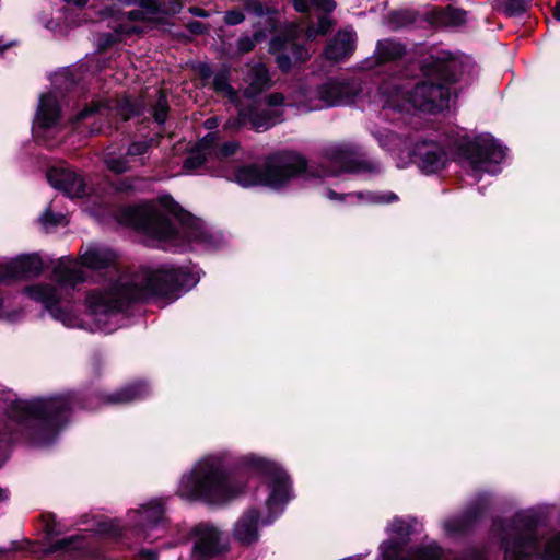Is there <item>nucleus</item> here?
<instances>
[{"label":"nucleus","mask_w":560,"mask_h":560,"mask_svg":"<svg viewBox=\"0 0 560 560\" xmlns=\"http://www.w3.org/2000/svg\"><path fill=\"white\" fill-rule=\"evenodd\" d=\"M81 267L94 271L117 273L116 254L108 247L89 245L78 261L68 257L58 259L54 267L55 285L43 283L28 287V296L42 303L51 317L70 328H86L112 332L117 327V316L126 304L147 298L177 299L183 290H189L199 281V276L186 267L163 265L143 268L133 275H119L115 281L90 290L85 295V307L90 322H85L72 310L66 298L71 290L86 280Z\"/></svg>","instance_id":"f257e3e1"},{"label":"nucleus","mask_w":560,"mask_h":560,"mask_svg":"<svg viewBox=\"0 0 560 560\" xmlns=\"http://www.w3.org/2000/svg\"><path fill=\"white\" fill-rule=\"evenodd\" d=\"M118 220L135 228L165 249H210L215 238L203 222L183 210L161 211L151 206H132L120 210Z\"/></svg>","instance_id":"f03ea898"},{"label":"nucleus","mask_w":560,"mask_h":560,"mask_svg":"<svg viewBox=\"0 0 560 560\" xmlns=\"http://www.w3.org/2000/svg\"><path fill=\"white\" fill-rule=\"evenodd\" d=\"M462 67V60L451 52L432 56L423 65L424 79L412 89L392 82L380 88L383 107L400 112L418 108L430 113L444 108L451 95L448 84L458 80Z\"/></svg>","instance_id":"7ed1b4c3"},{"label":"nucleus","mask_w":560,"mask_h":560,"mask_svg":"<svg viewBox=\"0 0 560 560\" xmlns=\"http://www.w3.org/2000/svg\"><path fill=\"white\" fill-rule=\"evenodd\" d=\"M411 155L419 168L427 174L443 170L448 155L458 156L467 163L469 174L478 180L483 173H499L506 153L505 149L490 136L470 141L466 136L456 133L445 137L443 142L428 138L417 141Z\"/></svg>","instance_id":"20e7f679"},{"label":"nucleus","mask_w":560,"mask_h":560,"mask_svg":"<svg viewBox=\"0 0 560 560\" xmlns=\"http://www.w3.org/2000/svg\"><path fill=\"white\" fill-rule=\"evenodd\" d=\"M75 402L77 395L73 393L15 401L8 421L1 424L0 443L25 435L37 445L49 444L68 420Z\"/></svg>","instance_id":"39448f33"},{"label":"nucleus","mask_w":560,"mask_h":560,"mask_svg":"<svg viewBox=\"0 0 560 560\" xmlns=\"http://www.w3.org/2000/svg\"><path fill=\"white\" fill-rule=\"evenodd\" d=\"M226 460L225 452L208 454L197 460L179 479L177 494L185 500L218 506L240 497L244 485L229 475Z\"/></svg>","instance_id":"423d86ee"},{"label":"nucleus","mask_w":560,"mask_h":560,"mask_svg":"<svg viewBox=\"0 0 560 560\" xmlns=\"http://www.w3.org/2000/svg\"><path fill=\"white\" fill-rule=\"evenodd\" d=\"M242 462L268 479L264 509L261 511L247 510L234 526L235 539L250 545L258 539V526L271 524L283 512L284 505L291 499V485L287 472L265 457L248 454L243 457Z\"/></svg>","instance_id":"0eeeda50"},{"label":"nucleus","mask_w":560,"mask_h":560,"mask_svg":"<svg viewBox=\"0 0 560 560\" xmlns=\"http://www.w3.org/2000/svg\"><path fill=\"white\" fill-rule=\"evenodd\" d=\"M494 535L504 549V560H560V534L549 537L541 553L537 552L536 522L527 514L499 521Z\"/></svg>","instance_id":"6e6552de"},{"label":"nucleus","mask_w":560,"mask_h":560,"mask_svg":"<svg viewBox=\"0 0 560 560\" xmlns=\"http://www.w3.org/2000/svg\"><path fill=\"white\" fill-rule=\"evenodd\" d=\"M316 176L320 175L315 174L308 167L306 160L301 154L282 152L268 160L264 172L255 165L237 168L233 175V180L245 188L265 185L273 189H281L294 178L303 177L308 180Z\"/></svg>","instance_id":"1a4fd4ad"},{"label":"nucleus","mask_w":560,"mask_h":560,"mask_svg":"<svg viewBox=\"0 0 560 560\" xmlns=\"http://www.w3.org/2000/svg\"><path fill=\"white\" fill-rule=\"evenodd\" d=\"M416 521L395 517L387 526L388 539L381 544V560H441L442 551L435 545L407 550V538Z\"/></svg>","instance_id":"9d476101"},{"label":"nucleus","mask_w":560,"mask_h":560,"mask_svg":"<svg viewBox=\"0 0 560 560\" xmlns=\"http://www.w3.org/2000/svg\"><path fill=\"white\" fill-rule=\"evenodd\" d=\"M294 96L285 103V97L281 93H272L257 105L248 109H242L237 118L225 122V129H238L242 126L250 125L256 131H265L282 121L283 108L285 105L293 106L291 103Z\"/></svg>","instance_id":"9b49d317"},{"label":"nucleus","mask_w":560,"mask_h":560,"mask_svg":"<svg viewBox=\"0 0 560 560\" xmlns=\"http://www.w3.org/2000/svg\"><path fill=\"white\" fill-rule=\"evenodd\" d=\"M358 92L359 84L355 82L329 80L317 90L316 97H310L308 91L302 89L294 94L291 104L302 112L317 110L349 104Z\"/></svg>","instance_id":"f8f14e48"},{"label":"nucleus","mask_w":560,"mask_h":560,"mask_svg":"<svg viewBox=\"0 0 560 560\" xmlns=\"http://www.w3.org/2000/svg\"><path fill=\"white\" fill-rule=\"evenodd\" d=\"M125 5L139 4L140 9L121 13L118 25L114 26L117 33L131 34L140 32L133 22L149 21L158 13L166 15L178 14L184 8L179 0H120Z\"/></svg>","instance_id":"ddd939ff"},{"label":"nucleus","mask_w":560,"mask_h":560,"mask_svg":"<svg viewBox=\"0 0 560 560\" xmlns=\"http://www.w3.org/2000/svg\"><path fill=\"white\" fill-rule=\"evenodd\" d=\"M136 114V105L132 104L130 100H121L117 102L115 106H112L108 102L96 101L81 109L73 118V122L92 120L93 126L90 132L93 133L102 130V125H96V122H101L114 115L120 116L122 120H127Z\"/></svg>","instance_id":"4468645a"},{"label":"nucleus","mask_w":560,"mask_h":560,"mask_svg":"<svg viewBox=\"0 0 560 560\" xmlns=\"http://www.w3.org/2000/svg\"><path fill=\"white\" fill-rule=\"evenodd\" d=\"M61 122V103L58 92L43 94L39 98L33 132L36 138H46V133L55 130Z\"/></svg>","instance_id":"2eb2a0df"},{"label":"nucleus","mask_w":560,"mask_h":560,"mask_svg":"<svg viewBox=\"0 0 560 560\" xmlns=\"http://www.w3.org/2000/svg\"><path fill=\"white\" fill-rule=\"evenodd\" d=\"M325 161L330 168L324 170L322 175L336 176L340 173H354L362 170L353 148L349 144H334L326 149Z\"/></svg>","instance_id":"dca6fc26"},{"label":"nucleus","mask_w":560,"mask_h":560,"mask_svg":"<svg viewBox=\"0 0 560 560\" xmlns=\"http://www.w3.org/2000/svg\"><path fill=\"white\" fill-rule=\"evenodd\" d=\"M129 522L142 532L145 539H155L151 537V532L159 529L164 521V508L159 500L142 505L139 510L129 512Z\"/></svg>","instance_id":"f3484780"},{"label":"nucleus","mask_w":560,"mask_h":560,"mask_svg":"<svg viewBox=\"0 0 560 560\" xmlns=\"http://www.w3.org/2000/svg\"><path fill=\"white\" fill-rule=\"evenodd\" d=\"M49 184L63 191L70 198H81L86 192V185L81 175L66 166L51 167L47 172Z\"/></svg>","instance_id":"a211bd4d"},{"label":"nucleus","mask_w":560,"mask_h":560,"mask_svg":"<svg viewBox=\"0 0 560 560\" xmlns=\"http://www.w3.org/2000/svg\"><path fill=\"white\" fill-rule=\"evenodd\" d=\"M220 532L212 525L200 524L195 528L192 557L207 560L220 551Z\"/></svg>","instance_id":"6ab92c4d"},{"label":"nucleus","mask_w":560,"mask_h":560,"mask_svg":"<svg viewBox=\"0 0 560 560\" xmlns=\"http://www.w3.org/2000/svg\"><path fill=\"white\" fill-rule=\"evenodd\" d=\"M325 196L330 200L343 201L348 205H386L398 199L397 195L392 191L338 194L331 189H327Z\"/></svg>","instance_id":"aec40b11"},{"label":"nucleus","mask_w":560,"mask_h":560,"mask_svg":"<svg viewBox=\"0 0 560 560\" xmlns=\"http://www.w3.org/2000/svg\"><path fill=\"white\" fill-rule=\"evenodd\" d=\"M150 393V388L143 382L131 384L113 394L102 395L96 404H89L86 407L94 409L102 404H127L142 399Z\"/></svg>","instance_id":"412c9836"},{"label":"nucleus","mask_w":560,"mask_h":560,"mask_svg":"<svg viewBox=\"0 0 560 560\" xmlns=\"http://www.w3.org/2000/svg\"><path fill=\"white\" fill-rule=\"evenodd\" d=\"M355 49V33L352 30H343L336 34L325 48V57L339 61L350 57Z\"/></svg>","instance_id":"4be33fe9"},{"label":"nucleus","mask_w":560,"mask_h":560,"mask_svg":"<svg viewBox=\"0 0 560 560\" xmlns=\"http://www.w3.org/2000/svg\"><path fill=\"white\" fill-rule=\"evenodd\" d=\"M287 49H290L291 55L295 61H305L311 56L307 49H304L293 42H287L280 37L272 38L270 42L269 50L272 54H277L276 61L282 71H288L291 67V58L288 55L280 52L281 50Z\"/></svg>","instance_id":"5701e85b"},{"label":"nucleus","mask_w":560,"mask_h":560,"mask_svg":"<svg viewBox=\"0 0 560 560\" xmlns=\"http://www.w3.org/2000/svg\"><path fill=\"white\" fill-rule=\"evenodd\" d=\"M215 139V133H208L198 145L189 153L186 158L183 170L186 174L192 173L200 168L203 164L211 161V156L208 154V149H211V144Z\"/></svg>","instance_id":"b1692460"},{"label":"nucleus","mask_w":560,"mask_h":560,"mask_svg":"<svg viewBox=\"0 0 560 560\" xmlns=\"http://www.w3.org/2000/svg\"><path fill=\"white\" fill-rule=\"evenodd\" d=\"M248 86L244 90L247 97H254L270 84L269 72L265 65L257 62L250 67L246 77Z\"/></svg>","instance_id":"393cba45"},{"label":"nucleus","mask_w":560,"mask_h":560,"mask_svg":"<svg viewBox=\"0 0 560 560\" xmlns=\"http://www.w3.org/2000/svg\"><path fill=\"white\" fill-rule=\"evenodd\" d=\"M485 508V500L478 502L476 505L468 508L466 513L459 517H452L443 523V528L448 535H456L466 529V527L475 521Z\"/></svg>","instance_id":"a878e982"},{"label":"nucleus","mask_w":560,"mask_h":560,"mask_svg":"<svg viewBox=\"0 0 560 560\" xmlns=\"http://www.w3.org/2000/svg\"><path fill=\"white\" fill-rule=\"evenodd\" d=\"M405 52V48L399 43L385 39L380 40L376 46L374 58L377 63H383L400 58Z\"/></svg>","instance_id":"bb28decb"},{"label":"nucleus","mask_w":560,"mask_h":560,"mask_svg":"<svg viewBox=\"0 0 560 560\" xmlns=\"http://www.w3.org/2000/svg\"><path fill=\"white\" fill-rule=\"evenodd\" d=\"M218 137L215 136L214 141L211 144V149H208V154L211 156V161H224L230 156L234 155L238 150V143L230 141L224 144H217Z\"/></svg>","instance_id":"cd10ccee"},{"label":"nucleus","mask_w":560,"mask_h":560,"mask_svg":"<svg viewBox=\"0 0 560 560\" xmlns=\"http://www.w3.org/2000/svg\"><path fill=\"white\" fill-rule=\"evenodd\" d=\"M293 5L300 12H307L314 9L329 13L335 9L332 0H293Z\"/></svg>","instance_id":"c85d7f7f"},{"label":"nucleus","mask_w":560,"mask_h":560,"mask_svg":"<svg viewBox=\"0 0 560 560\" xmlns=\"http://www.w3.org/2000/svg\"><path fill=\"white\" fill-rule=\"evenodd\" d=\"M213 89L215 92L226 96L231 102L237 100V92L229 83V75L226 71L218 72L213 79Z\"/></svg>","instance_id":"c756f323"},{"label":"nucleus","mask_w":560,"mask_h":560,"mask_svg":"<svg viewBox=\"0 0 560 560\" xmlns=\"http://www.w3.org/2000/svg\"><path fill=\"white\" fill-rule=\"evenodd\" d=\"M152 144L153 139L131 143L127 151V155L131 163L135 165H143L144 154L152 147Z\"/></svg>","instance_id":"7c9ffc66"},{"label":"nucleus","mask_w":560,"mask_h":560,"mask_svg":"<svg viewBox=\"0 0 560 560\" xmlns=\"http://www.w3.org/2000/svg\"><path fill=\"white\" fill-rule=\"evenodd\" d=\"M104 163L109 171L117 174L125 173L132 167V163L128 155L117 156L114 153H107L104 158Z\"/></svg>","instance_id":"2f4dec72"},{"label":"nucleus","mask_w":560,"mask_h":560,"mask_svg":"<svg viewBox=\"0 0 560 560\" xmlns=\"http://www.w3.org/2000/svg\"><path fill=\"white\" fill-rule=\"evenodd\" d=\"M168 112V105L165 95L162 92H159L158 100L154 106L151 108V114L154 120L162 125L166 120Z\"/></svg>","instance_id":"473e14b6"},{"label":"nucleus","mask_w":560,"mask_h":560,"mask_svg":"<svg viewBox=\"0 0 560 560\" xmlns=\"http://www.w3.org/2000/svg\"><path fill=\"white\" fill-rule=\"evenodd\" d=\"M40 221L44 226H56L66 223V215L61 212L54 211V202H51L43 213Z\"/></svg>","instance_id":"72a5a7b5"},{"label":"nucleus","mask_w":560,"mask_h":560,"mask_svg":"<svg viewBox=\"0 0 560 560\" xmlns=\"http://www.w3.org/2000/svg\"><path fill=\"white\" fill-rule=\"evenodd\" d=\"M331 27V20L327 15H322L318 19L317 26H308L306 30V37L314 39L318 35H325Z\"/></svg>","instance_id":"f704fd0d"},{"label":"nucleus","mask_w":560,"mask_h":560,"mask_svg":"<svg viewBox=\"0 0 560 560\" xmlns=\"http://www.w3.org/2000/svg\"><path fill=\"white\" fill-rule=\"evenodd\" d=\"M528 0H505L504 10L510 15H521L528 8Z\"/></svg>","instance_id":"c9c22d12"},{"label":"nucleus","mask_w":560,"mask_h":560,"mask_svg":"<svg viewBox=\"0 0 560 560\" xmlns=\"http://www.w3.org/2000/svg\"><path fill=\"white\" fill-rule=\"evenodd\" d=\"M381 147L392 150L394 145L400 142V139L397 135L392 131H384L375 135Z\"/></svg>","instance_id":"e433bc0d"},{"label":"nucleus","mask_w":560,"mask_h":560,"mask_svg":"<svg viewBox=\"0 0 560 560\" xmlns=\"http://www.w3.org/2000/svg\"><path fill=\"white\" fill-rule=\"evenodd\" d=\"M80 547L79 538L78 537H70V538H63L60 540H57L54 544V550H60V549H77Z\"/></svg>","instance_id":"4c0bfd02"},{"label":"nucleus","mask_w":560,"mask_h":560,"mask_svg":"<svg viewBox=\"0 0 560 560\" xmlns=\"http://www.w3.org/2000/svg\"><path fill=\"white\" fill-rule=\"evenodd\" d=\"M245 19L244 13L241 10H230L224 15V22L228 25H237L242 23Z\"/></svg>","instance_id":"58836bf2"},{"label":"nucleus","mask_w":560,"mask_h":560,"mask_svg":"<svg viewBox=\"0 0 560 560\" xmlns=\"http://www.w3.org/2000/svg\"><path fill=\"white\" fill-rule=\"evenodd\" d=\"M120 526L115 521L104 522L100 524L98 532L104 535H117Z\"/></svg>","instance_id":"ea45409f"},{"label":"nucleus","mask_w":560,"mask_h":560,"mask_svg":"<svg viewBox=\"0 0 560 560\" xmlns=\"http://www.w3.org/2000/svg\"><path fill=\"white\" fill-rule=\"evenodd\" d=\"M255 47V40L249 36L240 37L237 40V50L241 54L249 52Z\"/></svg>","instance_id":"a19ab883"},{"label":"nucleus","mask_w":560,"mask_h":560,"mask_svg":"<svg viewBox=\"0 0 560 560\" xmlns=\"http://www.w3.org/2000/svg\"><path fill=\"white\" fill-rule=\"evenodd\" d=\"M188 28L192 34H202L206 31V26L197 21L190 22Z\"/></svg>","instance_id":"79ce46f5"},{"label":"nucleus","mask_w":560,"mask_h":560,"mask_svg":"<svg viewBox=\"0 0 560 560\" xmlns=\"http://www.w3.org/2000/svg\"><path fill=\"white\" fill-rule=\"evenodd\" d=\"M460 560H485L483 555L477 551L467 552Z\"/></svg>","instance_id":"37998d69"},{"label":"nucleus","mask_w":560,"mask_h":560,"mask_svg":"<svg viewBox=\"0 0 560 560\" xmlns=\"http://www.w3.org/2000/svg\"><path fill=\"white\" fill-rule=\"evenodd\" d=\"M45 26H46L47 28H49V30H51V31H54V32H56V33L60 34V35H65V34H66L65 28H63L61 25H59V24H55L52 21H50V22L46 23V25H45Z\"/></svg>","instance_id":"c03bdc74"},{"label":"nucleus","mask_w":560,"mask_h":560,"mask_svg":"<svg viewBox=\"0 0 560 560\" xmlns=\"http://www.w3.org/2000/svg\"><path fill=\"white\" fill-rule=\"evenodd\" d=\"M219 126V119L217 117H211L205 120V127L209 130L214 129Z\"/></svg>","instance_id":"a18cd8bd"},{"label":"nucleus","mask_w":560,"mask_h":560,"mask_svg":"<svg viewBox=\"0 0 560 560\" xmlns=\"http://www.w3.org/2000/svg\"><path fill=\"white\" fill-rule=\"evenodd\" d=\"M189 12L192 15L200 16V18H207L209 15L203 9H200V8H197V7L189 8Z\"/></svg>","instance_id":"49530a36"},{"label":"nucleus","mask_w":560,"mask_h":560,"mask_svg":"<svg viewBox=\"0 0 560 560\" xmlns=\"http://www.w3.org/2000/svg\"><path fill=\"white\" fill-rule=\"evenodd\" d=\"M141 557L143 560H158L156 553L152 550H143Z\"/></svg>","instance_id":"de8ad7c7"},{"label":"nucleus","mask_w":560,"mask_h":560,"mask_svg":"<svg viewBox=\"0 0 560 560\" xmlns=\"http://www.w3.org/2000/svg\"><path fill=\"white\" fill-rule=\"evenodd\" d=\"M132 187H133L132 184L129 180L126 179V180H121L118 184L117 189L119 191H127V190L132 189Z\"/></svg>","instance_id":"09e8293b"},{"label":"nucleus","mask_w":560,"mask_h":560,"mask_svg":"<svg viewBox=\"0 0 560 560\" xmlns=\"http://www.w3.org/2000/svg\"><path fill=\"white\" fill-rule=\"evenodd\" d=\"M200 72L203 77H209L211 73L210 67L208 65H201Z\"/></svg>","instance_id":"8fccbe9b"},{"label":"nucleus","mask_w":560,"mask_h":560,"mask_svg":"<svg viewBox=\"0 0 560 560\" xmlns=\"http://www.w3.org/2000/svg\"><path fill=\"white\" fill-rule=\"evenodd\" d=\"M453 14L456 15V20L458 23L464 22L465 20V13L462 11L454 10Z\"/></svg>","instance_id":"3c124183"},{"label":"nucleus","mask_w":560,"mask_h":560,"mask_svg":"<svg viewBox=\"0 0 560 560\" xmlns=\"http://www.w3.org/2000/svg\"><path fill=\"white\" fill-rule=\"evenodd\" d=\"M552 15L553 18L557 20V21H560V5H556L553 11H552Z\"/></svg>","instance_id":"603ef678"},{"label":"nucleus","mask_w":560,"mask_h":560,"mask_svg":"<svg viewBox=\"0 0 560 560\" xmlns=\"http://www.w3.org/2000/svg\"><path fill=\"white\" fill-rule=\"evenodd\" d=\"M103 36H105V37H106L105 44H112L113 42H115V40H116V38H115L113 35H110V34L102 35V36L100 37V39H101Z\"/></svg>","instance_id":"864d4df0"},{"label":"nucleus","mask_w":560,"mask_h":560,"mask_svg":"<svg viewBox=\"0 0 560 560\" xmlns=\"http://www.w3.org/2000/svg\"><path fill=\"white\" fill-rule=\"evenodd\" d=\"M8 499V492L5 489L0 488V502Z\"/></svg>","instance_id":"5fc2aeb1"},{"label":"nucleus","mask_w":560,"mask_h":560,"mask_svg":"<svg viewBox=\"0 0 560 560\" xmlns=\"http://www.w3.org/2000/svg\"><path fill=\"white\" fill-rule=\"evenodd\" d=\"M67 73H68V71H65L63 73H60V74L56 75L55 83L56 84L60 83L61 78L65 77Z\"/></svg>","instance_id":"6e6d98bb"}]
</instances>
